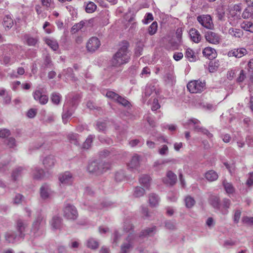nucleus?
Instances as JSON below:
<instances>
[{
    "instance_id": "nucleus-1",
    "label": "nucleus",
    "mask_w": 253,
    "mask_h": 253,
    "mask_svg": "<svg viewBox=\"0 0 253 253\" xmlns=\"http://www.w3.org/2000/svg\"><path fill=\"white\" fill-rule=\"evenodd\" d=\"M123 45L113 56L112 59V65L118 67L126 63L130 59V53L128 49L129 43L127 42L123 43Z\"/></svg>"
},
{
    "instance_id": "nucleus-2",
    "label": "nucleus",
    "mask_w": 253,
    "mask_h": 253,
    "mask_svg": "<svg viewBox=\"0 0 253 253\" xmlns=\"http://www.w3.org/2000/svg\"><path fill=\"white\" fill-rule=\"evenodd\" d=\"M109 169L107 164L102 162H98L93 161L89 163L87 170L90 173H94L96 174H100L106 171Z\"/></svg>"
},
{
    "instance_id": "nucleus-3",
    "label": "nucleus",
    "mask_w": 253,
    "mask_h": 253,
    "mask_svg": "<svg viewBox=\"0 0 253 253\" xmlns=\"http://www.w3.org/2000/svg\"><path fill=\"white\" fill-rule=\"evenodd\" d=\"M206 83L200 80H194L189 82L187 85L188 90L192 93H201L205 89Z\"/></svg>"
},
{
    "instance_id": "nucleus-4",
    "label": "nucleus",
    "mask_w": 253,
    "mask_h": 253,
    "mask_svg": "<svg viewBox=\"0 0 253 253\" xmlns=\"http://www.w3.org/2000/svg\"><path fill=\"white\" fill-rule=\"evenodd\" d=\"M106 96L110 99H113L118 103L124 107H129L130 103L124 97L119 95L118 94L112 91H108L106 92Z\"/></svg>"
},
{
    "instance_id": "nucleus-5",
    "label": "nucleus",
    "mask_w": 253,
    "mask_h": 253,
    "mask_svg": "<svg viewBox=\"0 0 253 253\" xmlns=\"http://www.w3.org/2000/svg\"><path fill=\"white\" fill-rule=\"evenodd\" d=\"M198 22L204 27L208 29H212L214 28L211 17L210 15H201L197 17Z\"/></svg>"
},
{
    "instance_id": "nucleus-6",
    "label": "nucleus",
    "mask_w": 253,
    "mask_h": 253,
    "mask_svg": "<svg viewBox=\"0 0 253 253\" xmlns=\"http://www.w3.org/2000/svg\"><path fill=\"white\" fill-rule=\"evenodd\" d=\"M64 216L68 219L75 220L78 216V211L75 207L67 204L64 208Z\"/></svg>"
},
{
    "instance_id": "nucleus-7",
    "label": "nucleus",
    "mask_w": 253,
    "mask_h": 253,
    "mask_svg": "<svg viewBox=\"0 0 253 253\" xmlns=\"http://www.w3.org/2000/svg\"><path fill=\"white\" fill-rule=\"evenodd\" d=\"M109 12L107 10L101 11L99 15L94 18L93 20L100 25L104 26L109 23Z\"/></svg>"
},
{
    "instance_id": "nucleus-8",
    "label": "nucleus",
    "mask_w": 253,
    "mask_h": 253,
    "mask_svg": "<svg viewBox=\"0 0 253 253\" xmlns=\"http://www.w3.org/2000/svg\"><path fill=\"white\" fill-rule=\"evenodd\" d=\"M205 38L207 42L214 44H218L221 40L220 36L218 34L211 31L205 33Z\"/></svg>"
},
{
    "instance_id": "nucleus-9",
    "label": "nucleus",
    "mask_w": 253,
    "mask_h": 253,
    "mask_svg": "<svg viewBox=\"0 0 253 253\" xmlns=\"http://www.w3.org/2000/svg\"><path fill=\"white\" fill-rule=\"evenodd\" d=\"M133 238V235L130 233L126 239V242L121 245L120 253H128L133 248L132 241Z\"/></svg>"
},
{
    "instance_id": "nucleus-10",
    "label": "nucleus",
    "mask_w": 253,
    "mask_h": 253,
    "mask_svg": "<svg viewBox=\"0 0 253 253\" xmlns=\"http://www.w3.org/2000/svg\"><path fill=\"white\" fill-rule=\"evenodd\" d=\"M100 45V41L96 37H92L86 43V48L90 52H94Z\"/></svg>"
},
{
    "instance_id": "nucleus-11",
    "label": "nucleus",
    "mask_w": 253,
    "mask_h": 253,
    "mask_svg": "<svg viewBox=\"0 0 253 253\" xmlns=\"http://www.w3.org/2000/svg\"><path fill=\"white\" fill-rule=\"evenodd\" d=\"M44 223V216L41 212H39L33 223L32 231L36 234L40 229L41 225Z\"/></svg>"
},
{
    "instance_id": "nucleus-12",
    "label": "nucleus",
    "mask_w": 253,
    "mask_h": 253,
    "mask_svg": "<svg viewBox=\"0 0 253 253\" xmlns=\"http://www.w3.org/2000/svg\"><path fill=\"white\" fill-rule=\"evenodd\" d=\"M40 191V196L43 200H47L50 198L53 193L49 185L46 183L43 184L41 187Z\"/></svg>"
},
{
    "instance_id": "nucleus-13",
    "label": "nucleus",
    "mask_w": 253,
    "mask_h": 253,
    "mask_svg": "<svg viewBox=\"0 0 253 253\" xmlns=\"http://www.w3.org/2000/svg\"><path fill=\"white\" fill-rule=\"evenodd\" d=\"M56 163L55 158L53 155H48L44 158L42 160V164L46 169H52Z\"/></svg>"
},
{
    "instance_id": "nucleus-14",
    "label": "nucleus",
    "mask_w": 253,
    "mask_h": 253,
    "mask_svg": "<svg viewBox=\"0 0 253 253\" xmlns=\"http://www.w3.org/2000/svg\"><path fill=\"white\" fill-rule=\"evenodd\" d=\"M59 180L63 184L70 185L73 180V175L69 171H65L59 175Z\"/></svg>"
},
{
    "instance_id": "nucleus-15",
    "label": "nucleus",
    "mask_w": 253,
    "mask_h": 253,
    "mask_svg": "<svg viewBox=\"0 0 253 253\" xmlns=\"http://www.w3.org/2000/svg\"><path fill=\"white\" fill-rule=\"evenodd\" d=\"M27 227V224L26 222L21 219H18L16 222V229L19 237L23 239L25 237V229Z\"/></svg>"
},
{
    "instance_id": "nucleus-16",
    "label": "nucleus",
    "mask_w": 253,
    "mask_h": 253,
    "mask_svg": "<svg viewBox=\"0 0 253 253\" xmlns=\"http://www.w3.org/2000/svg\"><path fill=\"white\" fill-rule=\"evenodd\" d=\"M248 53L247 50L244 48L234 49L228 52V56L229 57L235 56L237 58H241Z\"/></svg>"
},
{
    "instance_id": "nucleus-17",
    "label": "nucleus",
    "mask_w": 253,
    "mask_h": 253,
    "mask_svg": "<svg viewBox=\"0 0 253 253\" xmlns=\"http://www.w3.org/2000/svg\"><path fill=\"white\" fill-rule=\"evenodd\" d=\"M5 239L8 242L13 243L20 240L22 238L19 237L18 234L13 231H9L5 233Z\"/></svg>"
},
{
    "instance_id": "nucleus-18",
    "label": "nucleus",
    "mask_w": 253,
    "mask_h": 253,
    "mask_svg": "<svg viewBox=\"0 0 253 253\" xmlns=\"http://www.w3.org/2000/svg\"><path fill=\"white\" fill-rule=\"evenodd\" d=\"M189 35L191 40L195 43H198L201 39L199 32L195 28H192L189 31Z\"/></svg>"
},
{
    "instance_id": "nucleus-19",
    "label": "nucleus",
    "mask_w": 253,
    "mask_h": 253,
    "mask_svg": "<svg viewBox=\"0 0 253 253\" xmlns=\"http://www.w3.org/2000/svg\"><path fill=\"white\" fill-rule=\"evenodd\" d=\"M204 56L208 57L209 59H213L216 56V52L214 48L211 47H206L203 51Z\"/></svg>"
},
{
    "instance_id": "nucleus-20",
    "label": "nucleus",
    "mask_w": 253,
    "mask_h": 253,
    "mask_svg": "<svg viewBox=\"0 0 253 253\" xmlns=\"http://www.w3.org/2000/svg\"><path fill=\"white\" fill-rule=\"evenodd\" d=\"M151 180V177L149 175L147 174L142 175L139 177V181L140 183L146 189L149 188Z\"/></svg>"
},
{
    "instance_id": "nucleus-21",
    "label": "nucleus",
    "mask_w": 253,
    "mask_h": 253,
    "mask_svg": "<svg viewBox=\"0 0 253 253\" xmlns=\"http://www.w3.org/2000/svg\"><path fill=\"white\" fill-rule=\"evenodd\" d=\"M209 203L214 209L219 210L220 208V199L217 196L211 195L209 198Z\"/></svg>"
},
{
    "instance_id": "nucleus-22",
    "label": "nucleus",
    "mask_w": 253,
    "mask_h": 253,
    "mask_svg": "<svg viewBox=\"0 0 253 253\" xmlns=\"http://www.w3.org/2000/svg\"><path fill=\"white\" fill-rule=\"evenodd\" d=\"M2 24L5 30H9L13 25V20L10 15H6L3 19Z\"/></svg>"
},
{
    "instance_id": "nucleus-23",
    "label": "nucleus",
    "mask_w": 253,
    "mask_h": 253,
    "mask_svg": "<svg viewBox=\"0 0 253 253\" xmlns=\"http://www.w3.org/2000/svg\"><path fill=\"white\" fill-rule=\"evenodd\" d=\"M156 232V226H153L151 227L146 228L140 233L139 237H145L148 236H152Z\"/></svg>"
},
{
    "instance_id": "nucleus-24",
    "label": "nucleus",
    "mask_w": 253,
    "mask_h": 253,
    "mask_svg": "<svg viewBox=\"0 0 253 253\" xmlns=\"http://www.w3.org/2000/svg\"><path fill=\"white\" fill-rule=\"evenodd\" d=\"M200 121L196 119H191L189 120L188 122L184 125V126L186 127V126H189L191 125V124H192L193 125V128L194 130L196 132H200L202 127H201L198 125Z\"/></svg>"
},
{
    "instance_id": "nucleus-25",
    "label": "nucleus",
    "mask_w": 253,
    "mask_h": 253,
    "mask_svg": "<svg viewBox=\"0 0 253 253\" xmlns=\"http://www.w3.org/2000/svg\"><path fill=\"white\" fill-rule=\"evenodd\" d=\"M62 224V218L58 216L52 217L51 221V225L54 229H60Z\"/></svg>"
},
{
    "instance_id": "nucleus-26",
    "label": "nucleus",
    "mask_w": 253,
    "mask_h": 253,
    "mask_svg": "<svg viewBox=\"0 0 253 253\" xmlns=\"http://www.w3.org/2000/svg\"><path fill=\"white\" fill-rule=\"evenodd\" d=\"M42 115L41 120L45 124H50L54 122V116L53 115L46 116L45 110H42L41 112Z\"/></svg>"
},
{
    "instance_id": "nucleus-27",
    "label": "nucleus",
    "mask_w": 253,
    "mask_h": 253,
    "mask_svg": "<svg viewBox=\"0 0 253 253\" xmlns=\"http://www.w3.org/2000/svg\"><path fill=\"white\" fill-rule=\"evenodd\" d=\"M140 158L137 155H134L129 163L128 164V167L130 169H135L138 167L139 165Z\"/></svg>"
},
{
    "instance_id": "nucleus-28",
    "label": "nucleus",
    "mask_w": 253,
    "mask_h": 253,
    "mask_svg": "<svg viewBox=\"0 0 253 253\" xmlns=\"http://www.w3.org/2000/svg\"><path fill=\"white\" fill-rule=\"evenodd\" d=\"M44 175V170L41 168L36 167L33 170V178L35 179H41L43 177Z\"/></svg>"
},
{
    "instance_id": "nucleus-29",
    "label": "nucleus",
    "mask_w": 253,
    "mask_h": 253,
    "mask_svg": "<svg viewBox=\"0 0 253 253\" xmlns=\"http://www.w3.org/2000/svg\"><path fill=\"white\" fill-rule=\"evenodd\" d=\"M159 197L158 195L155 193H151L149 195V204L152 207H155L158 205L159 202Z\"/></svg>"
},
{
    "instance_id": "nucleus-30",
    "label": "nucleus",
    "mask_w": 253,
    "mask_h": 253,
    "mask_svg": "<svg viewBox=\"0 0 253 253\" xmlns=\"http://www.w3.org/2000/svg\"><path fill=\"white\" fill-rule=\"evenodd\" d=\"M205 177L209 181H213L218 178V175L215 171L210 170L205 173Z\"/></svg>"
},
{
    "instance_id": "nucleus-31",
    "label": "nucleus",
    "mask_w": 253,
    "mask_h": 253,
    "mask_svg": "<svg viewBox=\"0 0 253 253\" xmlns=\"http://www.w3.org/2000/svg\"><path fill=\"white\" fill-rule=\"evenodd\" d=\"M67 139L71 143L75 145H79V135L77 133H69L67 135Z\"/></svg>"
},
{
    "instance_id": "nucleus-32",
    "label": "nucleus",
    "mask_w": 253,
    "mask_h": 253,
    "mask_svg": "<svg viewBox=\"0 0 253 253\" xmlns=\"http://www.w3.org/2000/svg\"><path fill=\"white\" fill-rule=\"evenodd\" d=\"M24 168L22 167H18L16 168L12 172L11 177L13 180L16 181L18 177L21 176Z\"/></svg>"
},
{
    "instance_id": "nucleus-33",
    "label": "nucleus",
    "mask_w": 253,
    "mask_h": 253,
    "mask_svg": "<svg viewBox=\"0 0 253 253\" xmlns=\"http://www.w3.org/2000/svg\"><path fill=\"white\" fill-rule=\"evenodd\" d=\"M85 10V11L88 13H91L95 11L96 9V5L92 1H89L85 4L84 2Z\"/></svg>"
},
{
    "instance_id": "nucleus-34",
    "label": "nucleus",
    "mask_w": 253,
    "mask_h": 253,
    "mask_svg": "<svg viewBox=\"0 0 253 253\" xmlns=\"http://www.w3.org/2000/svg\"><path fill=\"white\" fill-rule=\"evenodd\" d=\"M169 161L167 160H157L154 162L153 167L156 171H159L163 169L165 164Z\"/></svg>"
},
{
    "instance_id": "nucleus-35",
    "label": "nucleus",
    "mask_w": 253,
    "mask_h": 253,
    "mask_svg": "<svg viewBox=\"0 0 253 253\" xmlns=\"http://www.w3.org/2000/svg\"><path fill=\"white\" fill-rule=\"evenodd\" d=\"M228 33L232 36L236 38H240L243 35V33L241 30L233 28H230L229 29Z\"/></svg>"
},
{
    "instance_id": "nucleus-36",
    "label": "nucleus",
    "mask_w": 253,
    "mask_h": 253,
    "mask_svg": "<svg viewBox=\"0 0 253 253\" xmlns=\"http://www.w3.org/2000/svg\"><path fill=\"white\" fill-rule=\"evenodd\" d=\"M144 44L141 42H137L135 48L134 55L136 57H139L142 54Z\"/></svg>"
},
{
    "instance_id": "nucleus-37",
    "label": "nucleus",
    "mask_w": 253,
    "mask_h": 253,
    "mask_svg": "<svg viewBox=\"0 0 253 253\" xmlns=\"http://www.w3.org/2000/svg\"><path fill=\"white\" fill-rule=\"evenodd\" d=\"M167 176L169 180V184L171 185L175 184L177 181V176L172 171H168L167 173Z\"/></svg>"
},
{
    "instance_id": "nucleus-38",
    "label": "nucleus",
    "mask_w": 253,
    "mask_h": 253,
    "mask_svg": "<svg viewBox=\"0 0 253 253\" xmlns=\"http://www.w3.org/2000/svg\"><path fill=\"white\" fill-rule=\"evenodd\" d=\"M223 185L227 193L232 194L234 192L235 189L231 183L227 182L224 180L223 181Z\"/></svg>"
},
{
    "instance_id": "nucleus-39",
    "label": "nucleus",
    "mask_w": 253,
    "mask_h": 253,
    "mask_svg": "<svg viewBox=\"0 0 253 253\" xmlns=\"http://www.w3.org/2000/svg\"><path fill=\"white\" fill-rule=\"evenodd\" d=\"M241 26L244 30L253 33V23L249 21L244 22Z\"/></svg>"
},
{
    "instance_id": "nucleus-40",
    "label": "nucleus",
    "mask_w": 253,
    "mask_h": 253,
    "mask_svg": "<svg viewBox=\"0 0 253 253\" xmlns=\"http://www.w3.org/2000/svg\"><path fill=\"white\" fill-rule=\"evenodd\" d=\"M61 99V95L57 92H53L51 95V100L55 105H58Z\"/></svg>"
},
{
    "instance_id": "nucleus-41",
    "label": "nucleus",
    "mask_w": 253,
    "mask_h": 253,
    "mask_svg": "<svg viewBox=\"0 0 253 253\" xmlns=\"http://www.w3.org/2000/svg\"><path fill=\"white\" fill-rule=\"evenodd\" d=\"M69 97L71 98V104L73 107L76 106L78 104L81 98L79 94H71Z\"/></svg>"
},
{
    "instance_id": "nucleus-42",
    "label": "nucleus",
    "mask_w": 253,
    "mask_h": 253,
    "mask_svg": "<svg viewBox=\"0 0 253 253\" xmlns=\"http://www.w3.org/2000/svg\"><path fill=\"white\" fill-rule=\"evenodd\" d=\"M222 204L223 208L225 209L224 211H222V213L223 214H226L228 212V211L227 209L229 208L231 205L230 200L228 199L224 198L222 200Z\"/></svg>"
},
{
    "instance_id": "nucleus-43",
    "label": "nucleus",
    "mask_w": 253,
    "mask_h": 253,
    "mask_svg": "<svg viewBox=\"0 0 253 253\" xmlns=\"http://www.w3.org/2000/svg\"><path fill=\"white\" fill-rule=\"evenodd\" d=\"M95 136L94 135H89L84 143L83 147L84 149H88L91 146V144Z\"/></svg>"
},
{
    "instance_id": "nucleus-44",
    "label": "nucleus",
    "mask_w": 253,
    "mask_h": 253,
    "mask_svg": "<svg viewBox=\"0 0 253 253\" xmlns=\"http://www.w3.org/2000/svg\"><path fill=\"white\" fill-rule=\"evenodd\" d=\"M87 246L92 249H96L99 246L98 243L93 238L89 239L87 241Z\"/></svg>"
},
{
    "instance_id": "nucleus-45",
    "label": "nucleus",
    "mask_w": 253,
    "mask_h": 253,
    "mask_svg": "<svg viewBox=\"0 0 253 253\" xmlns=\"http://www.w3.org/2000/svg\"><path fill=\"white\" fill-rule=\"evenodd\" d=\"M165 227L169 230H174L176 229V223L175 221L167 220L165 222Z\"/></svg>"
},
{
    "instance_id": "nucleus-46",
    "label": "nucleus",
    "mask_w": 253,
    "mask_h": 253,
    "mask_svg": "<svg viewBox=\"0 0 253 253\" xmlns=\"http://www.w3.org/2000/svg\"><path fill=\"white\" fill-rule=\"evenodd\" d=\"M25 39H26L27 44L29 46H35L38 42V39L37 38H34L29 36H26Z\"/></svg>"
},
{
    "instance_id": "nucleus-47",
    "label": "nucleus",
    "mask_w": 253,
    "mask_h": 253,
    "mask_svg": "<svg viewBox=\"0 0 253 253\" xmlns=\"http://www.w3.org/2000/svg\"><path fill=\"white\" fill-rule=\"evenodd\" d=\"M185 206L187 208H192L195 204V201L191 196H187L185 199Z\"/></svg>"
},
{
    "instance_id": "nucleus-48",
    "label": "nucleus",
    "mask_w": 253,
    "mask_h": 253,
    "mask_svg": "<svg viewBox=\"0 0 253 253\" xmlns=\"http://www.w3.org/2000/svg\"><path fill=\"white\" fill-rule=\"evenodd\" d=\"M158 24L156 22H153L148 29V32L150 35H154L157 31Z\"/></svg>"
},
{
    "instance_id": "nucleus-49",
    "label": "nucleus",
    "mask_w": 253,
    "mask_h": 253,
    "mask_svg": "<svg viewBox=\"0 0 253 253\" xmlns=\"http://www.w3.org/2000/svg\"><path fill=\"white\" fill-rule=\"evenodd\" d=\"M145 190L141 187H136L134 191L133 195L135 197H140L144 195Z\"/></svg>"
},
{
    "instance_id": "nucleus-50",
    "label": "nucleus",
    "mask_w": 253,
    "mask_h": 253,
    "mask_svg": "<svg viewBox=\"0 0 253 253\" xmlns=\"http://www.w3.org/2000/svg\"><path fill=\"white\" fill-rule=\"evenodd\" d=\"M97 128L99 131H105L107 127L105 121H98L96 124Z\"/></svg>"
},
{
    "instance_id": "nucleus-51",
    "label": "nucleus",
    "mask_w": 253,
    "mask_h": 253,
    "mask_svg": "<svg viewBox=\"0 0 253 253\" xmlns=\"http://www.w3.org/2000/svg\"><path fill=\"white\" fill-rule=\"evenodd\" d=\"M154 90H155V86L154 85H149L146 86L144 92L145 96L147 97H149Z\"/></svg>"
},
{
    "instance_id": "nucleus-52",
    "label": "nucleus",
    "mask_w": 253,
    "mask_h": 253,
    "mask_svg": "<svg viewBox=\"0 0 253 253\" xmlns=\"http://www.w3.org/2000/svg\"><path fill=\"white\" fill-rule=\"evenodd\" d=\"M174 76L170 73H167L164 77V80L167 84H171L173 83Z\"/></svg>"
},
{
    "instance_id": "nucleus-53",
    "label": "nucleus",
    "mask_w": 253,
    "mask_h": 253,
    "mask_svg": "<svg viewBox=\"0 0 253 253\" xmlns=\"http://www.w3.org/2000/svg\"><path fill=\"white\" fill-rule=\"evenodd\" d=\"M24 196L20 194H16L13 198V204H20L22 203L24 200Z\"/></svg>"
},
{
    "instance_id": "nucleus-54",
    "label": "nucleus",
    "mask_w": 253,
    "mask_h": 253,
    "mask_svg": "<svg viewBox=\"0 0 253 253\" xmlns=\"http://www.w3.org/2000/svg\"><path fill=\"white\" fill-rule=\"evenodd\" d=\"M159 153L162 156L167 155L169 153V148L167 145H163L162 147L159 149Z\"/></svg>"
},
{
    "instance_id": "nucleus-55",
    "label": "nucleus",
    "mask_w": 253,
    "mask_h": 253,
    "mask_svg": "<svg viewBox=\"0 0 253 253\" xmlns=\"http://www.w3.org/2000/svg\"><path fill=\"white\" fill-rule=\"evenodd\" d=\"M46 43L53 50H56L58 48V44L56 41L48 40Z\"/></svg>"
},
{
    "instance_id": "nucleus-56",
    "label": "nucleus",
    "mask_w": 253,
    "mask_h": 253,
    "mask_svg": "<svg viewBox=\"0 0 253 253\" xmlns=\"http://www.w3.org/2000/svg\"><path fill=\"white\" fill-rule=\"evenodd\" d=\"M241 215V211L240 210H236L235 211L234 216H233V220L234 223H238L239 221L240 217Z\"/></svg>"
},
{
    "instance_id": "nucleus-57",
    "label": "nucleus",
    "mask_w": 253,
    "mask_h": 253,
    "mask_svg": "<svg viewBox=\"0 0 253 253\" xmlns=\"http://www.w3.org/2000/svg\"><path fill=\"white\" fill-rule=\"evenodd\" d=\"M125 178V174L123 171H118L116 173L115 179L116 181L120 182Z\"/></svg>"
},
{
    "instance_id": "nucleus-58",
    "label": "nucleus",
    "mask_w": 253,
    "mask_h": 253,
    "mask_svg": "<svg viewBox=\"0 0 253 253\" xmlns=\"http://www.w3.org/2000/svg\"><path fill=\"white\" fill-rule=\"evenodd\" d=\"M5 143L10 148L15 146V139L13 137H9L4 141Z\"/></svg>"
},
{
    "instance_id": "nucleus-59",
    "label": "nucleus",
    "mask_w": 253,
    "mask_h": 253,
    "mask_svg": "<svg viewBox=\"0 0 253 253\" xmlns=\"http://www.w3.org/2000/svg\"><path fill=\"white\" fill-rule=\"evenodd\" d=\"M186 56L190 60V58H192V60L191 61H193L195 60L196 56L194 55V52L191 49L188 48L187 49L186 51Z\"/></svg>"
},
{
    "instance_id": "nucleus-60",
    "label": "nucleus",
    "mask_w": 253,
    "mask_h": 253,
    "mask_svg": "<svg viewBox=\"0 0 253 253\" xmlns=\"http://www.w3.org/2000/svg\"><path fill=\"white\" fill-rule=\"evenodd\" d=\"M10 134L9 130L4 128L0 130V137L5 138L8 137Z\"/></svg>"
},
{
    "instance_id": "nucleus-61",
    "label": "nucleus",
    "mask_w": 253,
    "mask_h": 253,
    "mask_svg": "<svg viewBox=\"0 0 253 253\" xmlns=\"http://www.w3.org/2000/svg\"><path fill=\"white\" fill-rule=\"evenodd\" d=\"M161 106L159 103L158 100L157 98H154L153 101L151 109L152 111H156L160 108Z\"/></svg>"
},
{
    "instance_id": "nucleus-62",
    "label": "nucleus",
    "mask_w": 253,
    "mask_h": 253,
    "mask_svg": "<svg viewBox=\"0 0 253 253\" xmlns=\"http://www.w3.org/2000/svg\"><path fill=\"white\" fill-rule=\"evenodd\" d=\"M64 72H65V75L67 77L70 78L72 79H74L75 76L72 68H68L66 70H65Z\"/></svg>"
},
{
    "instance_id": "nucleus-63",
    "label": "nucleus",
    "mask_w": 253,
    "mask_h": 253,
    "mask_svg": "<svg viewBox=\"0 0 253 253\" xmlns=\"http://www.w3.org/2000/svg\"><path fill=\"white\" fill-rule=\"evenodd\" d=\"M121 237V235H120L117 231H115L114 233L113 244H116L117 245Z\"/></svg>"
},
{
    "instance_id": "nucleus-64",
    "label": "nucleus",
    "mask_w": 253,
    "mask_h": 253,
    "mask_svg": "<svg viewBox=\"0 0 253 253\" xmlns=\"http://www.w3.org/2000/svg\"><path fill=\"white\" fill-rule=\"evenodd\" d=\"M72 114L69 111H67L66 113H63L62 116L63 122L64 124H66L68 121V119L69 118Z\"/></svg>"
}]
</instances>
